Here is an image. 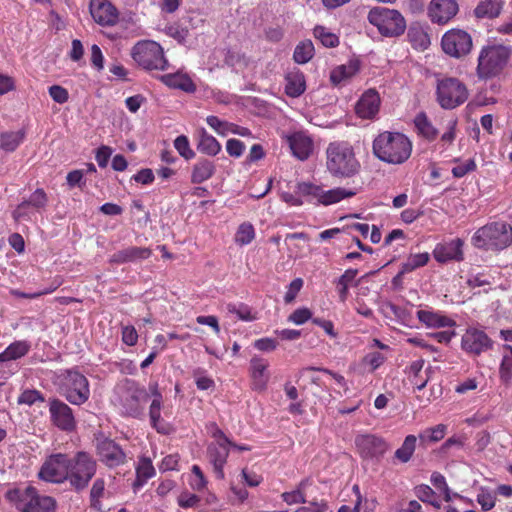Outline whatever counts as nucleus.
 Listing matches in <instances>:
<instances>
[{
	"instance_id": "f257e3e1",
	"label": "nucleus",
	"mask_w": 512,
	"mask_h": 512,
	"mask_svg": "<svg viewBox=\"0 0 512 512\" xmlns=\"http://www.w3.org/2000/svg\"><path fill=\"white\" fill-rule=\"evenodd\" d=\"M412 152V143L400 132L385 131L373 141V153L381 161L389 164H402Z\"/></svg>"
},
{
	"instance_id": "f03ea898",
	"label": "nucleus",
	"mask_w": 512,
	"mask_h": 512,
	"mask_svg": "<svg viewBox=\"0 0 512 512\" xmlns=\"http://www.w3.org/2000/svg\"><path fill=\"white\" fill-rule=\"evenodd\" d=\"M326 167L339 178H351L360 170L353 147L346 141L331 142L326 149Z\"/></svg>"
},
{
	"instance_id": "7ed1b4c3",
	"label": "nucleus",
	"mask_w": 512,
	"mask_h": 512,
	"mask_svg": "<svg viewBox=\"0 0 512 512\" xmlns=\"http://www.w3.org/2000/svg\"><path fill=\"white\" fill-rule=\"evenodd\" d=\"M117 403L125 416L140 419L144 416L148 391L138 382L126 379L116 387Z\"/></svg>"
},
{
	"instance_id": "20e7f679",
	"label": "nucleus",
	"mask_w": 512,
	"mask_h": 512,
	"mask_svg": "<svg viewBox=\"0 0 512 512\" xmlns=\"http://www.w3.org/2000/svg\"><path fill=\"white\" fill-rule=\"evenodd\" d=\"M478 249L500 251L512 245V226L504 221H495L480 227L472 237Z\"/></svg>"
},
{
	"instance_id": "39448f33",
	"label": "nucleus",
	"mask_w": 512,
	"mask_h": 512,
	"mask_svg": "<svg viewBox=\"0 0 512 512\" xmlns=\"http://www.w3.org/2000/svg\"><path fill=\"white\" fill-rule=\"evenodd\" d=\"M5 498L22 512H55L54 498L39 495L31 485L9 489Z\"/></svg>"
},
{
	"instance_id": "423d86ee",
	"label": "nucleus",
	"mask_w": 512,
	"mask_h": 512,
	"mask_svg": "<svg viewBox=\"0 0 512 512\" xmlns=\"http://www.w3.org/2000/svg\"><path fill=\"white\" fill-rule=\"evenodd\" d=\"M97 461L86 451L70 457L68 481L76 491L84 490L97 472Z\"/></svg>"
},
{
	"instance_id": "0eeeda50",
	"label": "nucleus",
	"mask_w": 512,
	"mask_h": 512,
	"mask_svg": "<svg viewBox=\"0 0 512 512\" xmlns=\"http://www.w3.org/2000/svg\"><path fill=\"white\" fill-rule=\"evenodd\" d=\"M367 19L384 37H398L406 29V21L396 9L374 7L368 12Z\"/></svg>"
},
{
	"instance_id": "6e6552de",
	"label": "nucleus",
	"mask_w": 512,
	"mask_h": 512,
	"mask_svg": "<svg viewBox=\"0 0 512 512\" xmlns=\"http://www.w3.org/2000/svg\"><path fill=\"white\" fill-rule=\"evenodd\" d=\"M58 379L60 394L71 404L81 405L89 399V382L83 374L74 370H66L59 375Z\"/></svg>"
},
{
	"instance_id": "1a4fd4ad",
	"label": "nucleus",
	"mask_w": 512,
	"mask_h": 512,
	"mask_svg": "<svg viewBox=\"0 0 512 512\" xmlns=\"http://www.w3.org/2000/svg\"><path fill=\"white\" fill-rule=\"evenodd\" d=\"M469 92L464 83L454 77L439 79L436 86V100L441 108L452 110L465 103Z\"/></svg>"
},
{
	"instance_id": "9d476101",
	"label": "nucleus",
	"mask_w": 512,
	"mask_h": 512,
	"mask_svg": "<svg viewBox=\"0 0 512 512\" xmlns=\"http://www.w3.org/2000/svg\"><path fill=\"white\" fill-rule=\"evenodd\" d=\"M510 49L503 45L484 47L478 57L477 74L487 79L499 74L508 62Z\"/></svg>"
},
{
	"instance_id": "9b49d317",
	"label": "nucleus",
	"mask_w": 512,
	"mask_h": 512,
	"mask_svg": "<svg viewBox=\"0 0 512 512\" xmlns=\"http://www.w3.org/2000/svg\"><path fill=\"white\" fill-rule=\"evenodd\" d=\"M134 61L146 70H165L168 61L163 48L154 41H140L132 49Z\"/></svg>"
},
{
	"instance_id": "f8f14e48",
	"label": "nucleus",
	"mask_w": 512,
	"mask_h": 512,
	"mask_svg": "<svg viewBox=\"0 0 512 512\" xmlns=\"http://www.w3.org/2000/svg\"><path fill=\"white\" fill-rule=\"evenodd\" d=\"M70 457L64 453L51 454L38 473L39 478L52 483L68 481Z\"/></svg>"
},
{
	"instance_id": "ddd939ff",
	"label": "nucleus",
	"mask_w": 512,
	"mask_h": 512,
	"mask_svg": "<svg viewBox=\"0 0 512 512\" xmlns=\"http://www.w3.org/2000/svg\"><path fill=\"white\" fill-rule=\"evenodd\" d=\"M95 449L100 462L110 469L122 466L127 462V456L122 447L110 438H97Z\"/></svg>"
},
{
	"instance_id": "4468645a",
	"label": "nucleus",
	"mask_w": 512,
	"mask_h": 512,
	"mask_svg": "<svg viewBox=\"0 0 512 512\" xmlns=\"http://www.w3.org/2000/svg\"><path fill=\"white\" fill-rule=\"evenodd\" d=\"M441 45L446 54L459 58L470 52L472 38L464 30L453 29L444 34Z\"/></svg>"
},
{
	"instance_id": "2eb2a0df",
	"label": "nucleus",
	"mask_w": 512,
	"mask_h": 512,
	"mask_svg": "<svg viewBox=\"0 0 512 512\" xmlns=\"http://www.w3.org/2000/svg\"><path fill=\"white\" fill-rule=\"evenodd\" d=\"M297 188L300 194L318 198L319 202L323 205L334 204L342 199L353 197L356 194L352 190H346L341 187L323 191L319 186L306 182L299 183Z\"/></svg>"
},
{
	"instance_id": "dca6fc26",
	"label": "nucleus",
	"mask_w": 512,
	"mask_h": 512,
	"mask_svg": "<svg viewBox=\"0 0 512 512\" xmlns=\"http://www.w3.org/2000/svg\"><path fill=\"white\" fill-rule=\"evenodd\" d=\"M355 445L360 457L365 460H379L389 448V445L382 437L372 434L357 436L355 438Z\"/></svg>"
},
{
	"instance_id": "f3484780",
	"label": "nucleus",
	"mask_w": 512,
	"mask_h": 512,
	"mask_svg": "<svg viewBox=\"0 0 512 512\" xmlns=\"http://www.w3.org/2000/svg\"><path fill=\"white\" fill-rule=\"evenodd\" d=\"M50 419L58 429L72 432L76 428V420L73 410L59 399H51L49 402Z\"/></svg>"
},
{
	"instance_id": "a211bd4d",
	"label": "nucleus",
	"mask_w": 512,
	"mask_h": 512,
	"mask_svg": "<svg viewBox=\"0 0 512 512\" xmlns=\"http://www.w3.org/2000/svg\"><path fill=\"white\" fill-rule=\"evenodd\" d=\"M269 363L262 357L255 356L250 360V387L253 391L262 393L267 389L270 380Z\"/></svg>"
},
{
	"instance_id": "6ab92c4d",
	"label": "nucleus",
	"mask_w": 512,
	"mask_h": 512,
	"mask_svg": "<svg viewBox=\"0 0 512 512\" xmlns=\"http://www.w3.org/2000/svg\"><path fill=\"white\" fill-rule=\"evenodd\" d=\"M89 8L92 18L101 26H113L118 22V10L108 0H91Z\"/></svg>"
},
{
	"instance_id": "aec40b11",
	"label": "nucleus",
	"mask_w": 512,
	"mask_h": 512,
	"mask_svg": "<svg viewBox=\"0 0 512 512\" xmlns=\"http://www.w3.org/2000/svg\"><path fill=\"white\" fill-rule=\"evenodd\" d=\"M459 10L455 0H431L428 15L433 23L445 24L450 21Z\"/></svg>"
},
{
	"instance_id": "412c9836",
	"label": "nucleus",
	"mask_w": 512,
	"mask_h": 512,
	"mask_svg": "<svg viewBox=\"0 0 512 512\" xmlns=\"http://www.w3.org/2000/svg\"><path fill=\"white\" fill-rule=\"evenodd\" d=\"M462 347L466 352H482L493 349V341L484 331L469 328L462 337Z\"/></svg>"
},
{
	"instance_id": "4be33fe9",
	"label": "nucleus",
	"mask_w": 512,
	"mask_h": 512,
	"mask_svg": "<svg viewBox=\"0 0 512 512\" xmlns=\"http://www.w3.org/2000/svg\"><path fill=\"white\" fill-rule=\"evenodd\" d=\"M380 96L375 89H368L358 100L355 110L356 114L365 119L373 118L379 111Z\"/></svg>"
},
{
	"instance_id": "5701e85b",
	"label": "nucleus",
	"mask_w": 512,
	"mask_h": 512,
	"mask_svg": "<svg viewBox=\"0 0 512 512\" xmlns=\"http://www.w3.org/2000/svg\"><path fill=\"white\" fill-rule=\"evenodd\" d=\"M287 142L292 154L301 161L306 160L312 153L313 141L303 132L287 136Z\"/></svg>"
},
{
	"instance_id": "b1692460",
	"label": "nucleus",
	"mask_w": 512,
	"mask_h": 512,
	"mask_svg": "<svg viewBox=\"0 0 512 512\" xmlns=\"http://www.w3.org/2000/svg\"><path fill=\"white\" fill-rule=\"evenodd\" d=\"M151 250L145 247L130 246L125 249L119 250L110 256L109 262L111 264H125L144 260L151 256Z\"/></svg>"
},
{
	"instance_id": "393cba45",
	"label": "nucleus",
	"mask_w": 512,
	"mask_h": 512,
	"mask_svg": "<svg viewBox=\"0 0 512 512\" xmlns=\"http://www.w3.org/2000/svg\"><path fill=\"white\" fill-rule=\"evenodd\" d=\"M423 367L424 360L418 359L412 362L406 369L409 382L419 391L425 388L430 379V373L432 372L431 366H428L424 371Z\"/></svg>"
},
{
	"instance_id": "a878e982",
	"label": "nucleus",
	"mask_w": 512,
	"mask_h": 512,
	"mask_svg": "<svg viewBox=\"0 0 512 512\" xmlns=\"http://www.w3.org/2000/svg\"><path fill=\"white\" fill-rule=\"evenodd\" d=\"M230 443H215L208 447V457L210 463L213 465L217 478H224L223 468L229 456Z\"/></svg>"
},
{
	"instance_id": "bb28decb",
	"label": "nucleus",
	"mask_w": 512,
	"mask_h": 512,
	"mask_svg": "<svg viewBox=\"0 0 512 512\" xmlns=\"http://www.w3.org/2000/svg\"><path fill=\"white\" fill-rule=\"evenodd\" d=\"M463 241L459 238L449 243L438 245L434 250V257L438 262H447L449 260L461 261L463 259L462 251Z\"/></svg>"
},
{
	"instance_id": "cd10ccee",
	"label": "nucleus",
	"mask_w": 512,
	"mask_h": 512,
	"mask_svg": "<svg viewBox=\"0 0 512 512\" xmlns=\"http://www.w3.org/2000/svg\"><path fill=\"white\" fill-rule=\"evenodd\" d=\"M360 69V62L357 59H351L346 64L336 66L330 72V81L334 86H338L355 76Z\"/></svg>"
},
{
	"instance_id": "c85d7f7f",
	"label": "nucleus",
	"mask_w": 512,
	"mask_h": 512,
	"mask_svg": "<svg viewBox=\"0 0 512 512\" xmlns=\"http://www.w3.org/2000/svg\"><path fill=\"white\" fill-rule=\"evenodd\" d=\"M163 401L152 400L149 406L150 425L158 433L168 435L172 432V426L161 417Z\"/></svg>"
},
{
	"instance_id": "c756f323",
	"label": "nucleus",
	"mask_w": 512,
	"mask_h": 512,
	"mask_svg": "<svg viewBox=\"0 0 512 512\" xmlns=\"http://www.w3.org/2000/svg\"><path fill=\"white\" fill-rule=\"evenodd\" d=\"M160 80L170 88L180 89L187 93H194L196 85L187 74L170 73L160 76Z\"/></svg>"
},
{
	"instance_id": "7c9ffc66",
	"label": "nucleus",
	"mask_w": 512,
	"mask_h": 512,
	"mask_svg": "<svg viewBox=\"0 0 512 512\" xmlns=\"http://www.w3.org/2000/svg\"><path fill=\"white\" fill-rule=\"evenodd\" d=\"M285 82V92L290 97H299L306 89L304 74L298 69L288 72Z\"/></svg>"
},
{
	"instance_id": "2f4dec72",
	"label": "nucleus",
	"mask_w": 512,
	"mask_h": 512,
	"mask_svg": "<svg viewBox=\"0 0 512 512\" xmlns=\"http://www.w3.org/2000/svg\"><path fill=\"white\" fill-rule=\"evenodd\" d=\"M215 165L212 161L202 158L194 165L191 182L194 184H200L213 176L215 173Z\"/></svg>"
},
{
	"instance_id": "473e14b6",
	"label": "nucleus",
	"mask_w": 512,
	"mask_h": 512,
	"mask_svg": "<svg viewBox=\"0 0 512 512\" xmlns=\"http://www.w3.org/2000/svg\"><path fill=\"white\" fill-rule=\"evenodd\" d=\"M502 7L503 2L501 0H484L476 6L474 15L479 19H493L500 15Z\"/></svg>"
},
{
	"instance_id": "72a5a7b5",
	"label": "nucleus",
	"mask_w": 512,
	"mask_h": 512,
	"mask_svg": "<svg viewBox=\"0 0 512 512\" xmlns=\"http://www.w3.org/2000/svg\"><path fill=\"white\" fill-rule=\"evenodd\" d=\"M417 317L420 322L428 327H448L453 325L451 319L431 311L419 310Z\"/></svg>"
},
{
	"instance_id": "f704fd0d",
	"label": "nucleus",
	"mask_w": 512,
	"mask_h": 512,
	"mask_svg": "<svg viewBox=\"0 0 512 512\" xmlns=\"http://www.w3.org/2000/svg\"><path fill=\"white\" fill-rule=\"evenodd\" d=\"M155 476V468L149 458H142L136 467L135 487L143 486L149 479Z\"/></svg>"
},
{
	"instance_id": "c9c22d12",
	"label": "nucleus",
	"mask_w": 512,
	"mask_h": 512,
	"mask_svg": "<svg viewBox=\"0 0 512 512\" xmlns=\"http://www.w3.org/2000/svg\"><path fill=\"white\" fill-rule=\"evenodd\" d=\"M197 149L206 155L215 156L221 150L220 143L215 137L209 135L204 129L201 131Z\"/></svg>"
},
{
	"instance_id": "e433bc0d",
	"label": "nucleus",
	"mask_w": 512,
	"mask_h": 512,
	"mask_svg": "<svg viewBox=\"0 0 512 512\" xmlns=\"http://www.w3.org/2000/svg\"><path fill=\"white\" fill-rule=\"evenodd\" d=\"M415 127L420 135L429 141L434 140L438 135V130L428 120L427 115L423 112L416 115L414 119Z\"/></svg>"
},
{
	"instance_id": "4c0bfd02",
	"label": "nucleus",
	"mask_w": 512,
	"mask_h": 512,
	"mask_svg": "<svg viewBox=\"0 0 512 512\" xmlns=\"http://www.w3.org/2000/svg\"><path fill=\"white\" fill-rule=\"evenodd\" d=\"M309 485V479H303L301 480L298 485L296 486V489L290 492H283L281 494L282 500L287 503L288 505L293 504H304L307 502L306 496H305V488Z\"/></svg>"
},
{
	"instance_id": "58836bf2",
	"label": "nucleus",
	"mask_w": 512,
	"mask_h": 512,
	"mask_svg": "<svg viewBox=\"0 0 512 512\" xmlns=\"http://www.w3.org/2000/svg\"><path fill=\"white\" fill-rule=\"evenodd\" d=\"M416 442L415 435L406 436L401 447L395 451L394 457L401 463L410 461L416 449Z\"/></svg>"
},
{
	"instance_id": "ea45409f",
	"label": "nucleus",
	"mask_w": 512,
	"mask_h": 512,
	"mask_svg": "<svg viewBox=\"0 0 512 512\" xmlns=\"http://www.w3.org/2000/svg\"><path fill=\"white\" fill-rule=\"evenodd\" d=\"M446 432L447 426L445 424H438L423 430L419 434V439L423 445L436 443L445 437Z\"/></svg>"
},
{
	"instance_id": "a19ab883",
	"label": "nucleus",
	"mask_w": 512,
	"mask_h": 512,
	"mask_svg": "<svg viewBox=\"0 0 512 512\" xmlns=\"http://www.w3.org/2000/svg\"><path fill=\"white\" fill-rule=\"evenodd\" d=\"M314 45L311 40L301 41L294 50L293 59L298 64L309 62L314 56Z\"/></svg>"
},
{
	"instance_id": "79ce46f5",
	"label": "nucleus",
	"mask_w": 512,
	"mask_h": 512,
	"mask_svg": "<svg viewBox=\"0 0 512 512\" xmlns=\"http://www.w3.org/2000/svg\"><path fill=\"white\" fill-rule=\"evenodd\" d=\"M358 274L357 269L346 270L337 280L336 284L338 287L339 299L341 302H345L348 297V286L353 282Z\"/></svg>"
},
{
	"instance_id": "37998d69",
	"label": "nucleus",
	"mask_w": 512,
	"mask_h": 512,
	"mask_svg": "<svg viewBox=\"0 0 512 512\" xmlns=\"http://www.w3.org/2000/svg\"><path fill=\"white\" fill-rule=\"evenodd\" d=\"M313 35L321 44L328 48H334L339 45V38L336 34L330 32L326 27L317 25L313 30Z\"/></svg>"
},
{
	"instance_id": "c03bdc74",
	"label": "nucleus",
	"mask_w": 512,
	"mask_h": 512,
	"mask_svg": "<svg viewBox=\"0 0 512 512\" xmlns=\"http://www.w3.org/2000/svg\"><path fill=\"white\" fill-rule=\"evenodd\" d=\"M24 139V132H5L0 136V147L7 151H14Z\"/></svg>"
},
{
	"instance_id": "a18cd8bd",
	"label": "nucleus",
	"mask_w": 512,
	"mask_h": 512,
	"mask_svg": "<svg viewBox=\"0 0 512 512\" xmlns=\"http://www.w3.org/2000/svg\"><path fill=\"white\" fill-rule=\"evenodd\" d=\"M316 371L314 367H306L300 371L301 376H309L311 379V392L312 394L317 397L318 399H322L323 395L322 392H328L327 386L324 384V382L321 380L318 376L309 375Z\"/></svg>"
},
{
	"instance_id": "49530a36",
	"label": "nucleus",
	"mask_w": 512,
	"mask_h": 512,
	"mask_svg": "<svg viewBox=\"0 0 512 512\" xmlns=\"http://www.w3.org/2000/svg\"><path fill=\"white\" fill-rule=\"evenodd\" d=\"M429 261L428 253H418L410 255L406 262L401 265L402 273H410L413 270L422 267Z\"/></svg>"
},
{
	"instance_id": "de8ad7c7",
	"label": "nucleus",
	"mask_w": 512,
	"mask_h": 512,
	"mask_svg": "<svg viewBox=\"0 0 512 512\" xmlns=\"http://www.w3.org/2000/svg\"><path fill=\"white\" fill-rule=\"evenodd\" d=\"M105 492V480L103 478H97L92 485L90 490V503L91 507L100 510L101 509V498Z\"/></svg>"
},
{
	"instance_id": "09e8293b",
	"label": "nucleus",
	"mask_w": 512,
	"mask_h": 512,
	"mask_svg": "<svg viewBox=\"0 0 512 512\" xmlns=\"http://www.w3.org/2000/svg\"><path fill=\"white\" fill-rule=\"evenodd\" d=\"M477 502L483 511H490L495 507L496 495L493 491L481 487L479 493L477 494Z\"/></svg>"
},
{
	"instance_id": "8fccbe9b",
	"label": "nucleus",
	"mask_w": 512,
	"mask_h": 512,
	"mask_svg": "<svg viewBox=\"0 0 512 512\" xmlns=\"http://www.w3.org/2000/svg\"><path fill=\"white\" fill-rule=\"evenodd\" d=\"M255 236L254 227L250 223H242L235 235L236 243L240 245L249 244Z\"/></svg>"
},
{
	"instance_id": "3c124183",
	"label": "nucleus",
	"mask_w": 512,
	"mask_h": 512,
	"mask_svg": "<svg viewBox=\"0 0 512 512\" xmlns=\"http://www.w3.org/2000/svg\"><path fill=\"white\" fill-rule=\"evenodd\" d=\"M30 208L41 209L47 205L48 198L41 188L36 189L27 200H23Z\"/></svg>"
},
{
	"instance_id": "603ef678",
	"label": "nucleus",
	"mask_w": 512,
	"mask_h": 512,
	"mask_svg": "<svg viewBox=\"0 0 512 512\" xmlns=\"http://www.w3.org/2000/svg\"><path fill=\"white\" fill-rule=\"evenodd\" d=\"M408 37L414 46L425 49L430 44L429 37L422 29L411 28L408 32Z\"/></svg>"
},
{
	"instance_id": "864d4df0",
	"label": "nucleus",
	"mask_w": 512,
	"mask_h": 512,
	"mask_svg": "<svg viewBox=\"0 0 512 512\" xmlns=\"http://www.w3.org/2000/svg\"><path fill=\"white\" fill-rule=\"evenodd\" d=\"M174 146L186 160L192 159L195 156L194 151L190 148L188 138L184 135H180L175 139Z\"/></svg>"
},
{
	"instance_id": "5fc2aeb1",
	"label": "nucleus",
	"mask_w": 512,
	"mask_h": 512,
	"mask_svg": "<svg viewBox=\"0 0 512 512\" xmlns=\"http://www.w3.org/2000/svg\"><path fill=\"white\" fill-rule=\"evenodd\" d=\"M499 374L503 383L509 384L512 381V354H504Z\"/></svg>"
},
{
	"instance_id": "6e6d98bb",
	"label": "nucleus",
	"mask_w": 512,
	"mask_h": 512,
	"mask_svg": "<svg viewBox=\"0 0 512 512\" xmlns=\"http://www.w3.org/2000/svg\"><path fill=\"white\" fill-rule=\"evenodd\" d=\"M37 401H44L43 395L38 390H25L18 398L19 404H26L29 406L35 404Z\"/></svg>"
},
{
	"instance_id": "4d7b16f0",
	"label": "nucleus",
	"mask_w": 512,
	"mask_h": 512,
	"mask_svg": "<svg viewBox=\"0 0 512 512\" xmlns=\"http://www.w3.org/2000/svg\"><path fill=\"white\" fill-rule=\"evenodd\" d=\"M199 502V496L193 493H189L187 491L182 492L177 498L178 505L184 509L196 507L199 504Z\"/></svg>"
},
{
	"instance_id": "13d9d810",
	"label": "nucleus",
	"mask_w": 512,
	"mask_h": 512,
	"mask_svg": "<svg viewBox=\"0 0 512 512\" xmlns=\"http://www.w3.org/2000/svg\"><path fill=\"white\" fill-rule=\"evenodd\" d=\"M385 361V357L383 354H371L366 355L362 360V365L366 368L369 372L375 371L378 367H380Z\"/></svg>"
},
{
	"instance_id": "bf43d9fd",
	"label": "nucleus",
	"mask_w": 512,
	"mask_h": 512,
	"mask_svg": "<svg viewBox=\"0 0 512 512\" xmlns=\"http://www.w3.org/2000/svg\"><path fill=\"white\" fill-rule=\"evenodd\" d=\"M207 124L214 129L220 135H226L229 133V122L220 120L217 116H208Z\"/></svg>"
},
{
	"instance_id": "052dcab7",
	"label": "nucleus",
	"mask_w": 512,
	"mask_h": 512,
	"mask_svg": "<svg viewBox=\"0 0 512 512\" xmlns=\"http://www.w3.org/2000/svg\"><path fill=\"white\" fill-rule=\"evenodd\" d=\"M476 169V163L473 159H468L465 163H461L452 169V174L456 178H462L467 173Z\"/></svg>"
},
{
	"instance_id": "680f3d73",
	"label": "nucleus",
	"mask_w": 512,
	"mask_h": 512,
	"mask_svg": "<svg viewBox=\"0 0 512 512\" xmlns=\"http://www.w3.org/2000/svg\"><path fill=\"white\" fill-rule=\"evenodd\" d=\"M226 150L230 156L239 158L245 150V145L238 139H229L226 143Z\"/></svg>"
},
{
	"instance_id": "e2e57ef3",
	"label": "nucleus",
	"mask_w": 512,
	"mask_h": 512,
	"mask_svg": "<svg viewBox=\"0 0 512 512\" xmlns=\"http://www.w3.org/2000/svg\"><path fill=\"white\" fill-rule=\"evenodd\" d=\"M328 503L326 500H312L309 502V506H302L296 510V512H327Z\"/></svg>"
},
{
	"instance_id": "0e129e2a",
	"label": "nucleus",
	"mask_w": 512,
	"mask_h": 512,
	"mask_svg": "<svg viewBox=\"0 0 512 512\" xmlns=\"http://www.w3.org/2000/svg\"><path fill=\"white\" fill-rule=\"evenodd\" d=\"M49 94H50L51 98L59 104H63L65 102H67L68 98H69L68 91L59 85L51 86L49 88Z\"/></svg>"
},
{
	"instance_id": "69168bd1",
	"label": "nucleus",
	"mask_w": 512,
	"mask_h": 512,
	"mask_svg": "<svg viewBox=\"0 0 512 512\" xmlns=\"http://www.w3.org/2000/svg\"><path fill=\"white\" fill-rule=\"evenodd\" d=\"M303 286V280L301 278L294 279L288 288V291L286 292L284 296V300L286 303H291L296 298L298 292L301 290Z\"/></svg>"
},
{
	"instance_id": "338daca9",
	"label": "nucleus",
	"mask_w": 512,
	"mask_h": 512,
	"mask_svg": "<svg viewBox=\"0 0 512 512\" xmlns=\"http://www.w3.org/2000/svg\"><path fill=\"white\" fill-rule=\"evenodd\" d=\"M131 179L137 183L148 185L154 181L155 176L152 169L143 168L137 174L133 175Z\"/></svg>"
},
{
	"instance_id": "774afa93",
	"label": "nucleus",
	"mask_w": 512,
	"mask_h": 512,
	"mask_svg": "<svg viewBox=\"0 0 512 512\" xmlns=\"http://www.w3.org/2000/svg\"><path fill=\"white\" fill-rule=\"evenodd\" d=\"M312 316L311 311L307 308L296 309L290 316L289 320L297 325L305 323Z\"/></svg>"
}]
</instances>
